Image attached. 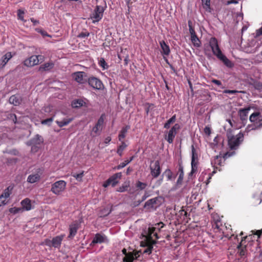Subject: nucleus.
<instances>
[{
	"label": "nucleus",
	"mask_w": 262,
	"mask_h": 262,
	"mask_svg": "<svg viewBox=\"0 0 262 262\" xmlns=\"http://www.w3.org/2000/svg\"><path fill=\"white\" fill-rule=\"evenodd\" d=\"M209 46L211 49L213 54L215 55L218 59L223 61L226 66L228 68L233 67V63L224 55L219 48L217 40L215 37H211L209 41Z\"/></svg>",
	"instance_id": "f257e3e1"
},
{
	"label": "nucleus",
	"mask_w": 262,
	"mask_h": 262,
	"mask_svg": "<svg viewBox=\"0 0 262 262\" xmlns=\"http://www.w3.org/2000/svg\"><path fill=\"white\" fill-rule=\"evenodd\" d=\"M106 8V4L104 6L97 5L94 11L91 13L90 19L93 24L99 22L103 17L104 11Z\"/></svg>",
	"instance_id": "f03ea898"
},
{
	"label": "nucleus",
	"mask_w": 262,
	"mask_h": 262,
	"mask_svg": "<svg viewBox=\"0 0 262 262\" xmlns=\"http://www.w3.org/2000/svg\"><path fill=\"white\" fill-rule=\"evenodd\" d=\"M228 145L231 149H235L242 142L243 135L239 133L236 136H228Z\"/></svg>",
	"instance_id": "7ed1b4c3"
},
{
	"label": "nucleus",
	"mask_w": 262,
	"mask_h": 262,
	"mask_svg": "<svg viewBox=\"0 0 262 262\" xmlns=\"http://www.w3.org/2000/svg\"><path fill=\"white\" fill-rule=\"evenodd\" d=\"M67 183L63 180L55 182L52 185L51 191L57 195H60L66 189Z\"/></svg>",
	"instance_id": "20e7f679"
},
{
	"label": "nucleus",
	"mask_w": 262,
	"mask_h": 262,
	"mask_svg": "<svg viewBox=\"0 0 262 262\" xmlns=\"http://www.w3.org/2000/svg\"><path fill=\"white\" fill-rule=\"evenodd\" d=\"M64 236V234H61L53 237L51 240L46 239L45 244L48 247L59 249L61 246V242Z\"/></svg>",
	"instance_id": "39448f33"
},
{
	"label": "nucleus",
	"mask_w": 262,
	"mask_h": 262,
	"mask_svg": "<svg viewBox=\"0 0 262 262\" xmlns=\"http://www.w3.org/2000/svg\"><path fill=\"white\" fill-rule=\"evenodd\" d=\"M149 235L146 237V241L145 242V245H143V243L141 244L143 246H146L147 248L143 251V253L149 254L151 253L153 246L152 245L156 243V242L151 239V234L154 232V229L149 228L148 229Z\"/></svg>",
	"instance_id": "423d86ee"
},
{
	"label": "nucleus",
	"mask_w": 262,
	"mask_h": 262,
	"mask_svg": "<svg viewBox=\"0 0 262 262\" xmlns=\"http://www.w3.org/2000/svg\"><path fill=\"white\" fill-rule=\"evenodd\" d=\"M43 142V138L39 135H36L28 142V144L32 146V151L36 152L39 148L38 145L41 144Z\"/></svg>",
	"instance_id": "0eeeda50"
},
{
	"label": "nucleus",
	"mask_w": 262,
	"mask_h": 262,
	"mask_svg": "<svg viewBox=\"0 0 262 262\" xmlns=\"http://www.w3.org/2000/svg\"><path fill=\"white\" fill-rule=\"evenodd\" d=\"M198 154L196 153L194 146L191 145V170L190 175L192 176L195 173L198 169Z\"/></svg>",
	"instance_id": "6e6552de"
},
{
	"label": "nucleus",
	"mask_w": 262,
	"mask_h": 262,
	"mask_svg": "<svg viewBox=\"0 0 262 262\" xmlns=\"http://www.w3.org/2000/svg\"><path fill=\"white\" fill-rule=\"evenodd\" d=\"M122 177L121 172L116 173L107 179L103 184L104 187H107L110 185L115 186L119 182V179Z\"/></svg>",
	"instance_id": "1a4fd4ad"
},
{
	"label": "nucleus",
	"mask_w": 262,
	"mask_h": 262,
	"mask_svg": "<svg viewBox=\"0 0 262 262\" xmlns=\"http://www.w3.org/2000/svg\"><path fill=\"white\" fill-rule=\"evenodd\" d=\"M43 56L41 55H32L25 59L24 61V64L28 67H33L37 65L39 63V60H43Z\"/></svg>",
	"instance_id": "9d476101"
},
{
	"label": "nucleus",
	"mask_w": 262,
	"mask_h": 262,
	"mask_svg": "<svg viewBox=\"0 0 262 262\" xmlns=\"http://www.w3.org/2000/svg\"><path fill=\"white\" fill-rule=\"evenodd\" d=\"M88 82L90 86L96 90H102L103 84L102 81L98 78L92 76L88 78Z\"/></svg>",
	"instance_id": "9b49d317"
},
{
	"label": "nucleus",
	"mask_w": 262,
	"mask_h": 262,
	"mask_svg": "<svg viewBox=\"0 0 262 262\" xmlns=\"http://www.w3.org/2000/svg\"><path fill=\"white\" fill-rule=\"evenodd\" d=\"M105 119V115L102 114L99 118L97 122L92 129V132L96 135H100L103 128Z\"/></svg>",
	"instance_id": "f8f14e48"
},
{
	"label": "nucleus",
	"mask_w": 262,
	"mask_h": 262,
	"mask_svg": "<svg viewBox=\"0 0 262 262\" xmlns=\"http://www.w3.org/2000/svg\"><path fill=\"white\" fill-rule=\"evenodd\" d=\"M150 173L153 178H157L161 173V167L160 162L158 160L153 163L152 165L150 166Z\"/></svg>",
	"instance_id": "ddd939ff"
},
{
	"label": "nucleus",
	"mask_w": 262,
	"mask_h": 262,
	"mask_svg": "<svg viewBox=\"0 0 262 262\" xmlns=\"http://www.w3.org/2000/svg\"><path fill=\"white\" fill-rule=\"evenodd\" d=\"M12 187L11 186L8 187L4 190L3 193L0 195V206L4 205L8 202L7 199L9 197L11 193Z\"/></svg>",
	"instance_id": "4468645a"
},
{
	"label": "nucleus",
	"mask_w": 262,
	"mask_h": 262,
	"mask_svg": "<svg viewBox=\"0 0 262 262\" xmlns=\"http://www.w3.org/2000/svg\"><path fill=\"white\" fill-rule=\"evenodd\" d=\"M108 239L104 234L101 233H96L93 238L90 245L93 246L96 244H101L108 242Z\"/></svg>",
	"instance_id": "2eb2a0df"
},
{
	"label": "nucleus",
	"mask_w": 262,
	"mask_h": 262,
	"mask_svg": "<svg viewBox=\"0 0 262 262\" xmlns=\"http://www.w3.org/2000/svg\"><path fill=\"white\" fill-rule=\"evenodd\" d=\"M122 252L125 255L123 262H133L135 259H137L138 257V252L135 254L132 252L127 253L125 249L122 250Z\"/></svg>",
	"instance_id": "dca6fc26"
},
{
	"label": "nucleus",
	"mask_w": 262,
	"mask_h": 262,
	"mask_svg": "<svg viewBox=\"0 0 262 262\" xmlns=\"http://www.w3.org/2000/svg\"><path fill=\"white\" fill-rule=\"evenodd\" d=\"M79 224L77 222L73 223L70 225L69 238L72 239L75 236L79 229Z\"/></svg>",
	"instance_id": "f3484780"
},
{
	"label": "nucleus",
	"mask_w": 262,
	"mask_h": 262,
	"mask_svg": "<svg viewBox=\"0 0 262 262\" xmlns=\"http://www.w3.org/2000/svg\"><path fill=\"white\" fill-rule=\"evenodd\" d=\"M85 73L83 72H77L73 74L72 77L78 83H84L86 80L84 78Z\"/></svg>",
	"instance_id": "a211bd4d"
},
{
	"label": "nucleus",
	"mask_w": 262,
	"mask_h": 262,
	"mask_svg": "<svg viewBox=\"0 0 262 262\" xmlns=\"http://www.w3.org/2000/svg\"><path fill=\"white\" fill-rule=\"evenodd\" d=\"M12 57V55L11 52L6 53L0 59V69L3 68L9 60Z\"/></svg>",
	"instance_id": "6ab92c4d"
},
{
	"label": "nucleus",
	"mask_w": 262,
	"mask_h": 262,
	"mask_svg": "<svg viewBox=\"0 0 262 262\" xmlns=\"http://www.w3.org/2000/svg\"><path fill=\"white\" fill-rule=\"evenodd\" d=\"M250 110V107L241 108L238 111V115L239 116L241 120L244 123V121H246L248 119V115Z\"/></svg>",
	"instance_id": "aec40b11"
},
{
	"label": "nucleus",
	"mask_w": 262,
	"mask_h": 262,
	"mask_svg": "<svg viewBox=\"0 0 262 262\" xmlns=\"http://www.w3.org/2000/svg\"><path fill=\"white\" fill-rule=\"evenodd\" d=\"M54 66V63L52 61L47 62L41 65L39 68L40 72L49 71L52 69Z\"/></svg>",
	"instance_id": "412c9836"
},
{
	"label": "nucleus",
	"mask_w": 262,
	"mask_h": 262,
	"mask_svg": "<svg viewBox=\"0 0 262 262\" xmlns=\"http://www.w3.org/2000/svg\"><path fill=\"white\" fill-rule=\"evenodd\" d=\"M160 45L162 49L161 54L163 55L168 56L170 52L169 47L164 40L160 41Z\"/></svg>",
	"instance_id": "4be33fe9"
},
{
	"label": "nucleus",
	"mask_w": 262,
	"mask_h": 262,
	"mask_svg": "<svg viewBox=\"0 0 262 262\" xmlns=\"http://www.w3.org/2000/svg\"><path fill=\"white\" fill-rule=\"evenodd\" d=\"M223 161H224V159L222 156H215L211 160V164L213 167L217 168V165H222Z\"/></svg>",
	"instance_id": "5701e85b"
},
{
	"label": "nucleus",
	"mask_w": 262,
	"mask_h": 262,
	"mask_svg": "<svg viewBox=\"0 0 262 262\" xmlns=\"http://www.w3.org/2000/svg\"><path fill=\"white\" fill-rule=\"evenodd\" d=\"M9 102L14 105L17 106L19 105L21 102V99L19 95H12L9 98Z\"/></svg>",
	"instance_id": "b1692460"
},
{
	"label": "nucleus",
	"mask_w": 262,
	"mask_h": 262,
	"mask_svg": "<svg viewBox=\"0 0 262 262\" xmlns=\"http://www.w3.org/2000/svg\"><path fill=\"white\" fill-rule=\"evenodd\" d=\"M40 179V175L38 173L30 174L27 178V182L30 183H34L38 181Z\"/></svg>",
	"instance_id": "393cba45"
},
{
	"label": "nucleus",
	"mask_w": 262,
	"mask_h": 262,
	"mask_svg": "<svg viewBox=\"0 0 262 262\" xmlns=\"http://www.w3.org/2000/svg\"><path fill=\"white\" fill-rule=\"evenodd\" d=\"M21 205L22 206L21 208L23 209V211H29L32 208L31 201L28 198L23 200L21 202Z\"/></svg>",
	"instance_id": "a878e982"
},
{
	"label": "nucleus",
	"mask_w": 262,
	"mask_h": 262,
	"mask_svg": "<svg viewBox=\"0 0 262 262\" xmlns=\"http://www.w3.org/2000/svg\"><path fill=\"white\" fill-rule=\"evenodd\" d=\"M179 178L177 180V183L178 185L181 184L184 178V171L183 166L180 163H179L178 169Z\"/></svg>",
	"instance_id": "bb28decb"
},
{
	"label": "nucleus",
	"mask_w": 262,
	"mask_h": 262,
	"mask_svg": "<svg viewBox=\"0 0 262 262\" xmlns=\"http://www.w3.org/2000/svg\"><path fill=\"white\" fill-rule=\"evenodd\" d=\"M156 202V198L150 199L145 203L144 207L147 209L155 208L156 207V206H155Z\"/></svg>",
	"instance_id": "cd10ccee"
},
{
	"label": "nucleus",
	"mask_w": 262,
	"mask_h": 262,
	"mask_svg": "<svg viewBox=\"0 0 262 262\" xmlns=\"http://www.w3.org/2000/svg\"><path fill=\"white\" fill-rule=\"evenodd\" d=\"M129 128V126L127 125L121 129L118 136V139L120 141H123L122 140L125 137L126 134Z\"/></svg>",
	"instance_id": "c85d7f7f"
},
{
	"label": "nucleus",
	"mask_w": 262,
	"mask_h": 262,
	"mask_svg": "<svg viewBox=\"0 0 262 262\" xmlns=\"http://www.w3.org/2000/svg\"><path fill=\"white\" fill-rule=\"evenodd\" d=\"M243 241V238L242 242L238 245L237 248L238 249V252L241 257L244 256L247 253L246 246H243L242 242Z\"/></svg>",
	"instance_id": "c756f323"
},
{
	"label": "nucleus",
	"mask_w": 262,
	"mask_h": 262,
	"mask_svg": "<svg viewBox=\"0 0 262 262\" xmlns=\"http://www.w3.org/2000/svg\"><path fill=\"white\" fill-rule=\"evenodd\" d=\"M190 40L192 43L194 47L196 48L201 47V42L198 37L196 35L190 36Z\"/></svg>",
	"instance_id": "7c9ffc66"
},
{
	"label": "nucleus",
	"mask_w": 262,
	"mask_h": 262,
	"mask_svg": "<svg viewBox=\"0 0 262 262\" xmlns=\"http://www.w3.org/2000/svg\"><path fill=\"white\" fill-rule=\"evenodd\" d=\"M165 175L167 181H172L176 178V176H173V173L170 169H166L164 172L163 176Z\"/></svg>",
	"instance_id": "2f4dec72"
},
{
	"label": "nucleus",
	"mask_w": 262,
	"mask_h": 262,
	"mask_svg": "<svg viewBox=\"0 0 262 262\" xmlns=\"http://www.w3.org/2000/svg\"><path fill=\"white\" fill-rule=\"evenodd\" d=\"M176 135V134L170 129L168 133L167 136L165 137V139L169 143H172Z\"/></svg>",
	"instance_id": "473e14b6"
},
{
	"label": "nucleus",
	"mask_w": 262,
	"mask_h": 262,
	"mask_svg": "<svg viewBox=\"0 0 262 262\" xmlns=\"http://www.w3.org/2000/svg\"><path fill=\"white\" fill-rule=\"evenodd\" d=\"M73 120V118L64 119L62 121H56V123L57 125L61 127L67 125Z\"/></svg>",
	"instance_id": "72a5a7b5"
},
{
	"label": "nucleus",
	"mask_w": 262,
	"mask_h": 262,
	"mask_svg": "<svg viewBox=\"0 0 262 262\" xmlns=\"http://www.w3.org/2000/svg\"><path fill=\"white\" fill-rule=\"evenodd\" d=\"M84 103L82 100L76 99L72 101V106L73 108H78L82 106Z\"/></svg>",
	"instance_id": "f704fd0d"
},
{
	"label": "nucleus",
	"mask_w": 262,
	"mask_h": 262,
	"mask_svg": "<svg viewBox=\"0 0 262 262\" xmlns=\"http://www.w3.org/2000/svg\"><path fill=\"white\" fill-rule=\"evenodd\" d=\"M176 120V115H174L172 116L169 120L167 121V122L165 123L164 125V127L165 128H169L170 127V124L174 122Z\"/></svg>",
	"instance_id": "c9c22d12"
},
{
	"label": "nucleus",
	"mask_w": 262,
	"mask_h": 262,
	"mask_svg": "<svg viewBox=\"0 0 262 262\" xmlns=\"http://www.w3.org/2000/svg\"><path fill=\"white\" fill-rule=\"evenodd\" d=\"M249 120L251 122H256L260 120L259 114L258 113H254L250 115Z\"/></svg>",
	"instance_id": "e433bc0d"
},
{
	"label": "nucleus",
	"mask_w": 262,
	"mask_h": 262,
	"mask_svg": "<svg viewBox=\"0 0 262 262\" xmlns=\"http://www.w3.org/2000/svg\"><path fill=\"white\" fill-rule=\"evenodd\" d=\"M129 187V182H124L122 186H121L118 189V192H124L126 191L128 188Z\"/></svg>",
	"instance_id": "4c0bfd02"
},
{
	"label": "nucleus",
	"mask_w": 262,
	"mask_h": 262,
	"mask_svg": "<svg viewBox=\"0 0 262 262\" xmlns=\"http://www.w3.org/2000/svg\"><path fill=\"white\" fill-rule=\"evenodd\" d=\"M127 145L124 141H122L121 144L119 146L117 152L120 156L122 155L123 151L126 147Z\"/></svg>",
	"instance_id": "58836bf2"
},
{
	"label": "nucleus",
	"mask_w": 262,
	"mask_h": 262,
	"mask_svg": "<svg viewBox=\"0 0 262 262\" xmlns=\"http://www.w3.org/2000/svg\"><path fill=\"white\" fill-rule=\"evenodd\" d=\"M203 8L208 11H210V0H202Z\"/></svg>",
	"instance_id": "ea45409f"
},
{
	"label": "nucleus",
	"mask_w": 262,
	"mask_h": 262,
	"mask_svg": "<svg viewBox=\"0 0 262 262\" xmlns=\"http://www.w3.org/2000/svg\"><path fill=\"white\" fill-rule=\"evenodd\" d=\"M9 212L13 214H16L19 212H22L23 211V209L21 207H12L9 209Z\"/></svg>",
	"instance_id": "a19ab883"
},
{
	"label": "nucleus",
	"mask_w": 262,
	"mask_h": 262,
	"mask_svg": "<svg viewBox=\"0 0 262 262\" xmlns=\"http://www.w3.org/2000/svg\"><path fill=\"white\" fill-rule=\"evenodd\" d=\"M100 67H101L103 70L107 69L108 68V66L105 62L103 58H101L98 63Z\"/></svg>",
	"instance_id": "79ce46f5"
},
{
	"label": "nucleus",
	"mask_w": 262,
	"mask_h": 262,
	"mask_svg": "<svg viewBox=\"0 0 262 262\" xmlns=\"http://www.w3.org/2000/svg\"><path fill=\"white\" fill-rule=\"evenodd\" d=\"M136 186L140 190H143L147 186V184L145 183L141 182L140 181H138L136 183Z\"/></svg>",
	"instance_id": "37998d69"
},
{
	"label": "nucleus",
	"mask_w": 262,
	"mask_h": 262,
	"mask_svg": "<svg viewBox=\"0 0 262 262\" xmlns=\"http://www.w3.org/2000/svg\"><path fill=\"white\" fill-rule=\"evenodd\" d=\"M7 118L9 120H12L14 123H16L17 122L16 116L14 114L8 113L7 114Z\"/></svg>",
	"instance_id": "c03bdc74"
},
{
	"label": "nucleus",
	"mask_w": 262,
	"mask_h": 262,
	"mask_svg": "<svg viewBox=\"0 0 262 262\" xmlns=\"http://www.w3.org/2000/svg\"><path fill=\"white\" fill-rule=\"evenodd\" d=\"M188 25L189 27V31L190 34V36L196 35L194 31V29L192 27V22L191 20L188 21Z\"/></svg>",
	"instance_id": "a18cd8bd"
},
{
	"label": "nucleus",
	"mask_w": 262,
	"mask_h": 262,
	"mask_svg": "<svg viewBox=\"0 0 262 262\" xmlns=\"http://www.w3.org/2000/svg\"><path fill=\"white\" fill-rule=\"evenodd\" d=\"M72 176L79 182L82 181V178L83 177V172H81L79 173H74L73 174Z\"/></svg>",
	"instance_id": "49530a36"
},
{
	"label": "nucleus",
	"mask_w": 262,
	"mask_h": 262,
	"mask_svg": "<svg viewBox=\"0 0 262 262\" xmlns=\"http://www.w3.org/2000/svg\"><path fill=\"white\" fill-rule=\"evenodd\" d=\"M222 224L220 221H216L212 225L213 228L214 230L217 229L219 231H220L222 229H221V226Z\"/></svg>",
	"instance_id": "de8ad7c7"
},
{
	"label": "nucleus",
	"mask_w": 262,
	"mask_h": 262,
	"mask_svg": "<svg viewBox=\"0 0 262 262\" xmlns=\"http://www.w3.org/2000/svg\"><path fill=\"white\" fill-rule=\"evenodd\" d=\"M35 30L36 32H37L38 33H40L42 36L45 37V36H50L46 31H45V30L40 29V28H36L35 29Z\"/></svg>",
	"instance_id": "09e8293b"
},
{
	"label": "nucleus",
	"mask_w": 262,
	"mask_h": 262,
	"mask_svg": "<svg viewBox=\"0 0 262 262\" xmlns=\"http://www.w3.org/2000/svg\"><path fill=\"white\" fill-rule=\"evenodd\" d=\"M24 13H24V11H23L20 9L18 10L17 16H18V19H20L22 21H24Z\"/></svg>",
	"instance_id": "8fccbe9b"
},
{
	"label": "nucleus",
	"mask_w": 262,
	"mask_h": 262,
	"mask_svg": "<svg viewBox=\"0 0 262 262\" xmlns=\"http://www.w3.org/2000/svg\"><path fill=\"white\" fill-rule=\"evenodd\" d=\"M180 128L181 126L180 124L176 123L170 129L177 134L178 131L180 129Z\"/></svg>",
	"instance_id": "3c124183"
},
{
	"label": "nucleus",
	"mask_w": 262,
	"mask_h": 262,
	"mask_svg": "<svg viewBox=\"0 0 262 262\" xmlns=\"http://www.w3.org/2000/svg\"><path fill=\"white\" fill-rule=\"evenodd\" d=\"M180 128L181 126L180 124L176 123L170 129L177 134L178 131L180 129Z\"/></svg>",
	"instance_id": "603ef678"
},
{
	"label": "nucleus",
	"mask_w": 262,
	"mask_h": 262,
	"mask_svg": "<svg viewBox=\"0 0 262 262\" xmlns=\"http://www.w3.org/2000/svg\"><path fill=\"white\" fill-rule=\"evenodd\" d=\"M90 33L88 32H81L77 35V37L78 38H84L86 37H88Z\"/></svg>",
	"instance_id": "864d4df0"
},
{
	"label": "nucleus",
	"mask_w": 262,
	"mask_h": 262,
	"mask_svg": "<svg viewBox=\"0 0 262 262\" xmlns=\"http://www.w3.org/2000/svg\"><path fill=\"white\" fill-rule=\"evenodd\" d=\"M128 164V162L127 161V160H125V161H124L123 162L120 163L119 165H118L117 167H116V169H122L123 168H124L126 165H127Z\"/></svg>",
	"instance_id": "5fc2aeb1"
},
{
	"label": "nucleus",
	"mask_w": 262,
	"mask_h": 262,
	"mask_svg": "<svg viewBox=\"0 0 262 262\" xmlns=\"http://www.w3.org/2000/svg\"><path fill=\"white\" fill-rule=\"evenodd\" d=\"M238 93H244L242 91H238L236 90H226L224 91V93L226 94H235Z\"/></svg>",
	"instance_id": "6e6d98bb"
},
{
	"label": "nucleus",
	"mask_w": 262,
	"mask_h": 262,
	"mask_svg": "<svg viewBox=\"0 0 262 262\" xmlns=\"http://www.w3.org/2000/svg\"><path fill=\"white\" fill-rule=\"evenodd\" d=\"M53 120V118L52 117L48 118L47 119L43 120L41 121V123L42 124H50Z\"/></svg>",
	"instance_id": "4d7b16f0"
},
{
	"label": "nucleus",
	"mask_w": 262,
	"mask_h": 262,
	"mask_svg": "<svg viewBox=\"0 0 262 262\" xmlns=\"http://www.w3.org/2000/svg\"><path fill=\"white\" fill-rule=\"evenodd\" d=\"M111 212H112V209H109L108 208H104L102 211V214H103V215L104 216H107L110 213H111Z\"/></svg>",
	"instance_id": "13d9d810"
},
{
	"label": "nucleus",
	"mask_w": 262,
	"mask_h": 262,
	"mask_svg": "<svg viewBox=\"0 0 262 262\" xmlns=\"http://www.w3.org/2000/svg\"><path fill=\"white\" fill-rule=\"evenodd\" d=\"M211 82L219 86H220L221 88H223V87L222 86V84L221 81L219 80L213 79L211 80Z\"/></svg>",
	"instance_id": "bf43d9fd"
},
{
	"label": "nucleus",
	"mask_w": 262,
	"mask_h": 262,
	"mask_svg": "<svg viewBox=\"0 0 262 262\" xmlns=\"http://www.w3.org/2000/svg\"><path fill=\"white\" fill-rule=\"evenodd\" d=\"M8 153L13 155H18L19 152L16 149H12L8 151Z\"/></svg>",
	"instance_id": "052dcab7"
},
{
	"label": "nucleus",
	"mask_w": 262,
	"mask_h": 262,
	"mask_svg": "<svg viewBox=\"0 0 262 262\" xmlns=\"http://www.w3.org/2000/svg\"><path fill=\"white\" fill-rule=\"evenodd\" d=\"M256 127L255 125H248L246 129V132H248L251 130H254L255 129Z\"/></svg>",
	"instance_id": "680f3d73"
},
{
	"label": "nucleus",
	"mask_w": 262,
	"mask_h": 262,
	"mask_svg": "<svg viewBox=\"0 0 262 262\" xmlns=\"http://www.w3.org/2000/svg\"><path fill=\"white\" fill-rule=\"evenodd\" d=\"M205 55L207 56V57L208 58H210V57H211L212 56V55L210 53L209 50H207V49H205Z\"/></svg>",
	"instance_id": "e2e57ef3"
},
{
	"label": "nucleus",
	"mask_w": 262,
	"mask_h": 262,
	"mask_svg": "<svg viewBox=\"0 0 262 262\" xmlns=\"http://www.w3.org/2000/svg\"><path fill=\"white\" fill-rule=\"evenodd\" d=\"M162 182H163V178H161V179L157 180L155 184V187L159 186L162 184Z\"/></svg>",
	"instance_id": "0e129e2a"
},
{
	"label": "nucleus",
	"mask_w": 262,
	"mask_h": 262,
	"mask_svg": "<svg viewBox=\"0 0 262 262\" xmlns=\"http://www.w3.org/2000/svg\"><path fill=\"white\" fill-rule=\"evenodd\" d=\"M238 2L236 0H231L227 2V5H229L230 4H238Z\"/></svg>",
	"instance_id": "69168bd1"
},
{
	"label": "nucleus",
	"mask_w": 262,
	"mask_h": 262,
	"mask_svg": "<svg viewBox=\"0 0 262 262\" xmlns=\"http://www.w3.org/2000/svg\"><path fill=\"white\" fill-rule=\"evenodd\" d=\"M204 132L207 135H210L211 133V130L209 127L206 126L204 128Z\"/></svg>",
	"instance_id": "338daca9"
},
{
	"label": "nucleus",
	"mask_w": 262,
	"mask_h": 262,
	"mask_svg": "<svg viewBox=\"0 0 262 262\" xmlns=\"http://www.w3.org/2000/svg\"><path fill=\"white\" fill-rule=\"evenodd\" d=\"M262 35V27H261L258 30H256V35L259 36Z\"/></svg>",
	"instance_id": "774afa93"
}]
</instances>
